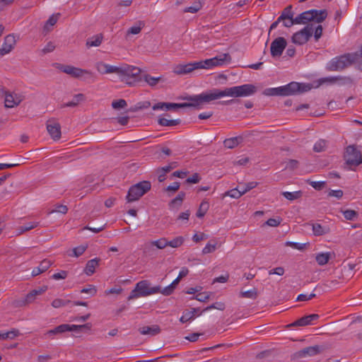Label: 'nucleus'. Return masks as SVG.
<instances>
[{"label":"nucleus","mask_w":362,"mask_h":362,"mask_svg":"<svg viewBox=\"0 0 362 362\" xmlns=\"http://www.w3.org/2000/svg\"><path fill=\"white\" fill-rule=\"evenodd\" d=\"M149 283L148 281L143 280L139 282H138L136 284V286L137 287V290L140 293V296H147L151 294L160 293V286H157L154 287H150Z\"/></svg>","instance_id":"14"},{"label":"nucleus","mask_w":362,"mask_h":362,"mask_svg":"<svg viewBox=\"0 0 362 362\" xmlns=\"http://www.w3.org/2000/svg\"><path fill=\"white\" fill-rule=\"evenodd\" d=\"M127 106V101L124 99L115 100L112 103V107L114 109L124 108Z\"/></svg>","instance_id":"50"},{"label":"nucleus","mask_w":362,"mask_h":362,"mask_svg":"<svg viewBox=\"0 0 362 362\" xmlns=\"http://www.w3.org/2000/svg\"><path fill=\"white\" fill-rule=\"evenodd\" d=\"M209 208V203L206 200H203L197 211L196 216L198 218H203Z\"/></svg>","instance_id":"32"},{"label":"nucleus","mask_w":362,"mask_h":362,"mask_svg":"<svg viewBox=\"0 0 362 362\" xmlns=\"http://www.w3.org/2000/svg\"><path fill=\"white\" fill-rule=\"evenodd\" d=\"M4 106L6 108H11L18 105L23 100V96L16 93L4 92Z\"/></svg>","instance_id":"17"},{"label":"nucleus","mask_w":362,"mask_h":362,"mask_svg":"<svg viewBox=\"0 0 362 362\" xmlns=\"http://www.w3.org/2000/svg\"><path fill=\"white\" fill-rule=\"evenodd\" d=\"M95 68L98 72H100L102 74H106V70L107 68V64L103 62H99L95 64Z\"/></svg>","instance_id":"61"},{"label":"nucleus","mask_w":362,"mask_h":362,"mask_svg":"<svg viewBox=\"0 0 362 362\" xmlns=\"http://www.w3.org/2000/svg\"><path fill=\"white\" fill-rule=\"evenodd\" d=\"M216 249V242L215 240H211L203 248L202 253L203 254H208L213 252Z\"/></svg>","instance_id":"44"},{"label":"nucleus","mask_w":362,"mask_h":362,"mask_svg":"<svg viewBox=\"0 0 362 362\" xmlns=\"http://www.w3.org/2000/svg\"><path fill=\"white\" fill-rule=\"evenodd\" d=\"M329 346L326 344L308 346L300 350L297 354L299 357H305L307 356H313L324 352L329 349Z\"/></svg>","instance_id":"13"},{"label":"nucleus","mask_w":362,"mask_h":362,"mask_svg":"<svg viewBox=\"0 0 362 362\" xmlns=\"http://www.w3.org/2000/svg\"><path fill=\"white\" fill-rule=\"evenodd\" d=\"M281 194L288 200L293 201L298 199H300L303 196V192L300 190L289 192H283Z\"/></svg>","instance_id":"33"},{"label":"nucleus","mask_w":362,"mask_h":362,"mask_svg":"<svg viewBox=\"0 0 362 362\" xmlns=\"http://www.w3.org/2000/svg\"><path fill=\"white\" fill-rule=\"evenodd\" d=\"M231 60V57L228 53H224L215 57L207 59L203 61L195 62L196 69H209L214 66H221L224 64L226 62H229Z\"/></svg>","instance_id":"9"},{"label":"nucleus","mask_w":362,"mask_h":362,"mask_svg":"<svg viewBox=\"0 0 362 362\" xmlns=\"http://www.w3.org/2000/svg\"><path fill=\"white\" fill-rule=\"evenodd\" d=\"M344 218L349 221H354L358 216V214L356 211L352 209H346L345 211H342Z\"/></svg>","instance_id":"38"},{"label":"nucleus","mask_w":362,"mask_h":362,"mask_svg":"<svg viewBox=\"0 0 362 362\" xmlns=\"http://www.w3.org/2000/svg\"><path fill=\"white\" fill-rule=\"evenodd\" d=\"M327 16L326 9L317 10L311 9L304 11L295 18L296 24H307L309 22L320 23L323 22Z\"/></svg>","instance_id":"4"},{"label":"nucleus","mask_w":362,"mask_h":362,"mask_svg":"<svg viewBox=\"0 0 362 362\" xmlns=\"http://www.w3.org/2000/svg\"><path fill=\"white\" fill-rule=\"evenodd\" d=\"M144 26H145L144 22L141 21H139L136 22V23L134 25L131 27L127 30V35H129V34L137 35L141 32V29Z\"/></svg>","instance_id":"35"},{"label":"nucleus","mask_w":362,"mask_h":362,"mask_svg":"<svg viewBox=\"0 0 362 362\" xmlns=\"http://www.w3.org/2000/svg\"><path fill=\"white\" fill-rule=\"evenodd\" d=\"M320 316L317 314H311L303 316L300 319L296 320L293 323L288 325V327H304L314 324L313 322L319 319Z\"/></svg>","instance_id":"16"},{"label":"nucleus","mask_w":362,"mask_h":362,"mask_svg":"<svg viewBox=\"0 0 362 362\" xmlns=\"http://www.w3.org/2000/svg\"><path fill=\"white\" fill-rule=\"evenodd\" d=\"M47 129L50 136L54 140L61 138V125L54 119H49L47 122Z\"/></svg>","instance_id":"15"},{"label":"nucleus","mask_w":362,"mask_h":362,"mask_svg":"<svg viewBox=\"0 0 362 362\" xmlns=\"http://www.w3.org/2000/svg\"><path fill=\"white\" fill-rule=\"evenodd\" d=\"M308 184L311 185L316 190H321L325 187L326 182L324 181H310Z\"/></svg>","instance_id":"55"},{"label":"nucleus","mask_w":362,"mask_h":362,"mask_svg":"<svg viewBox=\"0 0 362 362\" xmlns=\"http://www.w3.org/2000/svg\"><path fill=\"white\" fill-rule=\"evenodd\" d=\"M313 87L311 83L292 81L286 86L266 88L263 91V94L267 96H288L308 92Z\"/></svg>","instance_id":"2"},{"label":"nucleus","mask_w":362,"mask_h":362,"mask_svg":"<svg viewBox=\"0 0 362 362\" xmlns=\"http://www.w3.org/2000/svg\"><path fill=\"white\" fill-rule=\"evenodd\" d=\"M204 95H207L206 92H203L201 94L190 95L186 97L185 99L190 101L189 103H167L166 110H175L178 108L183 107H193L197 110L202 108V105L204 103H206V101L202 100V98Z\"/></svg>","instance_id":"6"},{"label":"nucleus","mask_w":362,"mask_h":362,"mask_svg":"<svg viewBox=\"0 0 362 362\" xmlns=\"http://www.w3.org/2000/svg\"><path fill=\"white\" fill-rule=\"evenodd\" d=\"M151 244L158 249H164L168 246L167 239L165 238H161L156 240L151 241Z\"/></svg>","instance_id":"45"},{"label":"nucleus","mask_w":362,"mask_h":362,"mask_svg":"<svg viewBox=\"0 0 362 362\" xmlns=\"http://www.w3.org/2000/svg\"><path fill=\"white\" fill-rule=\"evenodd\" d=\"M52 264V262L50 260L47 259H43L37 267H35L33 269L32 276H36L45 272L50 267Z\"/></svg>","instance_id":"22"},{"label":"nucleus","mask_w":362,"mask_h":362,"mask_svg":"<svg viewBox=\"0 0 362 362\" xmlns=\"http://www.w3.org/2000/svg\"><path fill=\"white\" fill-rule=\"evenodd\" d=\"M86 100V97L82 93H78L74 95L73 100L66 103H64L60 105V108H64L67 107H76L81 102H83Z\"/></svg>","instance_id":"24"},{"label":"nucleus","mask_w":362,"mask_h":362,"mask_svg":"<svg viewBox=\"0 0 362 362\" xmlns=\"http://www.w3.org/2000/svg\"><path fill=\"white\" fill-rule=\"evenodd\" d=\"M313 34V26L312 23L308 24L300 30L295 33L292 36V42L298 45L305 44Z\"/></svg>","instance_id":"10"},{"label":"nucleus","mask_w":362,"mask_h":362,"mask_svg":"<svg viewBox=\"0 0 362 362\" xmlns=\"http://www.w3.org/2000/svg\"><path fill=\"white\" fill-rule=\"evenodd\" d=\"M331 257L330 252L318 253L315 257V260L320 266H323L328 263Z\"/></svg>","instance_id":"29"},{"label":"nucleus","mask_w":362,"mask_h":362,"mask_svg":"<svg viewBox=\"0 0 362 362\" xmlns=\"http://www.w3.org/2000/svg\"><path fill=\"white\" fill-rule=\"evenodd\" d=\"M178 166L177 162H171L169 165L162 167L161 168H159L158 171H164V173H169L173 169L177 168Z\"/></svg>","instance_id":"60"},{"label":"nucleus","mask_w":362,"mask_h":362,"mask_svg":"<svg viewBox=\"0 0 362 362\" xmlns=\"http://www.w3.org/2000/svg\"><path fill=\"white\" fill-rule=\"evenodd\" d=\"M105 225L106 224H97L94 226H86L83 229H86V230H89L95 233H98L102 230H103L105 228Z\"/></svg>","instance_id":"57"},{"label":"nucleus","mask_w":362,"mask_h":362,"mask_svg":"<svg viewBox=\"0 0 362 362\" xmlns=\"http://www.w3.org/2000/svg\"><path fill=\"white\" fill-rule=\"evenodd\" d=\"M355 54H344L332 59L327 64L326 69L330 71H342L354 63L356 60Z\"/></svg>","instance_id":"5"},{"label":"nucleus","mask_w":362,"mask_h":362,"mask_svg":"<svg viewBox=\"0 0 362 362\" xmlns=\"http://www.w3.org/2000/svg\"><path fill=\"white\" fill-rule=\"evenodd\" d=\"M142 78L151 87L156 86L159 82L164 81L162 76L153 77L150 74H145L142 76Z\"/></svg>","instance_id":"25"},{"label":"nucleus","mask_w":362,"mask_h":362,"mask_svg":"<svg viewBox=\"0 0 362 362\" xmlns=\"http://www.w3.org/2000/svg\"><path fill=\"white\" fill-rule=\"evenodd\" d=\"M180 281V279L177 277L169 286L165 287L163 289L160 288V293L166 296L171 295L174 292L177 285Z\"/></svg>","instance_id":"26"},{"label":"nucleus","mask_w":362,"mask_h":362,"mask_svg":"<svg viewBox=\"0 0 362 362\" xmlns=\"http://www.w3.org/2000/svg\"><path fill=\"white\" fill-rule=\"evenodd\" d=\"M141 71V69L138 67L127 65L122 66L121 74L127 77V83L132 86L135 82L141 80V77L140 76Z\"/></svg>","instance_id":"11"},{"label":"nucleus","mask_w":362,"mask_h":362,"mask_svg":"<svg viewBox=\"0 0 362 362\" xmlns=\"http://www.w3.org/2000/svg\"><path fill=\"white\" fill-rule=\"evenodd\" d=\"M71 303L72 302L69 300H63V299H60V298H56L52 301V305L55 308H58L68 305L69 303Z\"/></svg>","instance_id":"46"},{"label":"nucleus","mask_w":362,"mask_h":362,"mask_svg":"<svg viewBox=\"0 0 362 362\" xmlns=\"http://www.w3.org/2000/svg\"><path fill=\"white\" fill-rule=\"evenodd\" d=\"M326 147L327 141L325 140L320 139L315 144L313 151L315 152H322L325 150Z\"/></svg>","instance_id":"47"},{"label":"nucleus","mask_w":362,"mask_h":362,"mask_svg":"<svg viewBox=\"0 0 362 362\" xmlns=\"http://www.w3.org/2000/svg\"><path fill=\"white\" fill-rule=\"evenodd\" d=\"M185 241V239L182 236H177L173 238L172 240H168L167 243L168 246H170L173 248H177L180 247Z\"/></svg>","instance_id":"37"},{"label":"nucleus","mask_w":362,"mask_h":362,"mask_svg":"<svg viewBox=\"0 0 362 362\" xmlns=\"http://www.w3.org/2000/svg\"><path fill=\"white\" fill-rule=\"evenodd\" d=\"M285 245L286 246H290L293 247V249H296L298 250H303L305 248L306 243H299L296 242H292V241H287Z\"/></svg>","instance_id":"53"},{"label":"nucleus","mask_w":362,"mask_h":362,"mask_svg":"<svg viewBox=\"0 0 362 362\" xmlns=\"http://www.w3.org/2000/svg\"><path fill=\"white\" fill-rule=\"evenodd\" d=\"M185 197V193L184 192H180L177 196L172 199L169 203V207L170 209H173L174 207L179 208L184 200Z\"/></svg>","instance_id":"27"},{"label":"nucleus","mask_w":362,"mask_h":362,"mask_svg":"<svg viewBox=\"0 0 362 362\" xmlns=\"http://www.w3.org/2000/svg\"><path fill=\"white\" fill-rule=\"evenodd\" d=\"M92 324L90 322L83 325H71L72 331L86 332L90 330Z\"/></svg>","instance_id":"42"},{"label":"nucleus","mask_w":362,"mask_h":362,"mask_svg":"<svg viewBox=\"0 0 362 362\" xmlns=\"http://www.w3.org/2000/svg\"><path fill=\"white\" fill-rule=\"evenodd\" d=\"M194 70H196L194 62L188 63L186 64H177L173 69V73L177 75H185L191 73Z\"/></svg>","instance_id":"19"},{"label":"nucleus","mask_w":362,"mask_h":362,"mask_svg":"<svg viewBox=\"0 0 362 362\" xmlns=\"http://www.w3.org/2000/svg\"><path fill=\"white\" fill-rule=\"evenodd\" d=\"M239 144V138L238 137H232L230 139H226L223 141L224 146L228 148H233L237 146Z\"/></svg>","instance_id":"39"},{"label":"nucleus","mask_w":362,"mask_h":362,"mask_svg":"<svg viewBox=\"0 0 362 362\" xmlns=\"http://www.w3.org/2000/svg\"><path fill=\"white\" fill-rule=\"evenodd\" d=\"M47 290V286H44L37 289H33L30 291L25 297V301L28 304L33 303L36 296L42 294Z\"/></svg>","instance_id":"21"},{"label":"nucleus","mask_w":362,"mask_h":362,"mask_svg":"<svg viewBox=\"0 0 362 362\" xmlns=\"http://www.w3.org/2000/svg\"><path fill=\"white\" fill-rule=\"evenodd\" d=\"M139 332L143 335L156 336L160 333L161 329L158 325L152 326H144L139 329Z\"/></svg>","instance_id":"20"},{"label":"nucleus","mask_w":362,"mask_h":362,"mask_svg":"<svg viewBox=\"0 0 362 362\" xmlns=\"http://www.w3.org/2000/svg\"><path fill=\"white\" fill-rule=\"evenodd\" d=\"M151 188V182L144 180L132 185L128 190L126 199L127 202H133L139 200L143 195L147 193Z\"/></svg>","instance_id":"7"},{"label":"nucleus","mask_w":362,"mask_h":362,"mask_svg":"<svg viewBox=\"0 0 362 362\" xmlns=\"http://www.w3.org/2000/svg\"><path fill=\"white\" fill-rule=\"evenodd\" d=\"M202 8V4L200 1H194L190 6L186 7L184 9L185 13H195Z\"/></svg>","instance_id":"40"},{"label":"nucleus","mask_w":362,"mask_h":362,"mask_svg":"<svg viewBox=\"0 0 362 362\" xmlns=\"http://www.w3.org/2000/svg\"><path fill=\"white\" fill-rule=\"evenodd\" d=\"M81 293H88L90 296H94L97 293V290L95 286L88 285V288H83V289H81Z\"/></svg>","instance_id":"58"},{"label":"nucleus","mask_w":362,"mask_h":362,"mask_svg":"<svg viewBox=\"0 0 362 362\" xmlns=\"http://www.w3.org/2000/svg\"><path fill=\"white\" fill-rule=\"evenodd\" d=\"M59 16H60V13L52 15L49 18V19L47 21L46 24L45 25L44 29L47 30H49L48 26L54 25L57 23Z\"/></svg>","instance_id":"43"},{"label":"nucleus","mask_w":362,"mask_h":362,"mask_svg":"<svg viewBox=\"0 0 362 362\" xmlns=\"http://www.w3.org/2000/svg\"><path fill=\"white\" fill-rule=\"evenodd\" d=\"M38 222H30L28 223L25 224L24 226H19L17 229L18 233L17 235H21L24 232L28 231L31 229L36 228L38 226Z\"/></svg>","instance_id":"36"},{"label":"nucleus","mask_w":362,"mask_h":362,"mask_svg":"<svg viewBox=\"0 0 362 362\" xmlns=\"http://www.w3.org/2000/svg\"><path fill=\"white\" fill-rule=\"evenodd\" d=\"M21 334L20 332L17 329H12L11 330L4 332L5 339H13Z\"/></svg>","instance_id":"52"},{"label":"nucleus","mask_w":362,"mask_h":362,"mask_svg":"<svg viewBox=\"0 0 362 362\" xmlns=\"http://www.w3.org/2000/svg\"><path fill=\"white\" fill-rule=\"evenodd\" d=\"M287 42L283 37H278L271 43L270 51L273 57H280L285 48L286 47Z\"/></svg>","instance_id":"12"},{"label":"nucleus","mask_w":362,"mask_h":362,"mask_svg":"<svg viewBox=\"0 0 362 362\" xmlns=\"http://www.w3.org/2000/svg\"><path fill=\"white\" fill-rule=\"evenodd\" d=\"M226 308L225 303L223 302H216L211 305L206 307L203 311L209 310L211 309H217L219 310H223Z\"/></svg>","instance_id":"54"},{"label":"nucleus","mask_w":362,"mask_h":362,"mask_svg":"<svg viewBox=\"0 0 362 362\" xmlns=\"http://www.w3.org/2000/svg\"><path fill=\"white\" fill-rule=\"evenodd\" d=\"M16 38L13 34H9L4 37V42L0 48V57L9 53L16 45Z\"/></svg>","instance_id":"18"},{"label":"nucleus","mask_w":362,"mask_h":362,"mask_svg":"<svg viewBox=\"0 0 362 362\" xmlns=\"http://www.w3.org/2000/svg\"><path fill=\"white\" fill-rule=\"evenodd\" d=\"M344 159L348 169L354 170L353 167L362 164V153L354 145H349L346 148Z\"/></svg>","instance_id":"8"},{"label":"nucleus","mask_w":362,"mask_h":362,"mask_svg":"<svg viewBox=\"0 0 362 362\" xmlns=\"http://www.w3.org/2000/svg\"><path fill=\"white\" fill-rule=\"evenodd\" d=\"M243 194L242 193V190L239 189L238 188L233 189L231 190L227 191L225 193V196H229L232 198L238 199L240 198Z\"/></svg>","instance_id":"48"},{"label":"nucleus","mask_w":362,"mask_h":362,"mask_svg":"<svg viewBox=\"0 0 362 362\" xmlns=\"http://www.w3.org/2000/svg\"><path fill=\"white\" fill-rule=\"evenodd\" d=\"M193 318V312L186 311L184 313L183 315L180 318V321L182 323H185L189 320H192Z\"/></svg>","instance_id":"62"},{"label":"nucleus","mask_w":362,"mask_h":362,"mask_svg":"<svg viewBox=\"0 0 362 362\" xmlns=\"http://www.w3.org/2000/svg\"><path fill=\"white\" fill-rule=\"evenodd\" d=\"M339 79H340L339 77H326V78H320L317 81V84H316V86H315V88H318L320 86H321L322 84H323L325 82L334 83L337 81H338Z\"/></svg>","instance_id":"49"},{"label":"nucleus","mask_w":362,"mask_h":362,"mask_svg":"<svg viewBox=\"0 0 362 362\" xmlns=\"http://www.w3.org/2000/svg\"><path fill=\"white\" fill-rule=\"evenodd\" d=\"M281 220L279 217L277 218H271L266 221V224L269 226L276 227L280 225Z\"/></svg>","instance_id":"63"},{"label":"nucleus","mask_w":362,"mask_h":362,"mask_svg":"<svg viewBox=\"0 0 362 362\" xmlns=\"http://www.w3.org/2000/svg\"><path fill=\"white\" fill-rule=\"evenodd\" d=\"M313 231L315 235L320 236L326 234L328 232V228L323 227L320 223H313Z\"/></svg>","instance_id":"34"},{"label":"nucleus","mask_w":362,"mask_h":362,"mask_svg":"<svg viewBox=\"0 0 362 362\" xmlns=\"http://www.w3.org/2000/svg\"><path fill=\"white\" fill-rule=\"evenodd\" d=\"M87 249V246L80 245L73 249V253L75 257H79Z\"/></svg>","instance_id":"64"},{"label":"nucleus","mask_w":362,"mask_h":362,"mask_svg":"<svg viewBox=\"0 0 362 362\" xmlns=\"http://www.w3.org/2000/svg\"><path fill=\"white\" fill-rule=\"evenodd\" d=\"M56 67L62 72L69 74L74 78H83L85 81L88 83H92L95 81V76L89 70L77 68L71 65L61 64H56Z\"/></svg>","instance_id":"3"},{"label":"nucleus","mask_w":362,"mask_h":362,"mask_svg":"<svg viewBox=\"0 0 362 362\" xmlns=\"http://www.w3.org/2000/svg\"><path fill=\"white\" fill-rule=\"evenodd\" d=\"M240 296L241 298L256 299L257 297V291L256 288H253L252 290L250 291H241L240 293Z\"/></svg>","instance_id":"41"},{"label":"nucleus","mask_w":362,"mask_h":362,"mask_svg":"<svg viewBox=\"0 0 362 362\" xmlns=\"http://www.w3.org/2000/svg\"><path fill=\"white\" fill-rule=\"evenodd\" d=\"M210 298V294L206 292L199 293L193 299H196L200 302H206Z\"/></svg>","instance_id":"59"},{"label":"nucleus","mask_w":362,"mask_h":362,"mask_svg":"<svg viewBox=\"0 0 362 362\" xmlns=\"http://www.w3.org/2000/svg\"><path fill=\"white\" fill-rule=\"evenodd\" d=\"M56 331L57 334L64 333L66 332H72L71 325L69 324H62L57 327H56Z\"/></svg>","instance_id":"56"},{"label":"nucleus","mask_w":362,"mask_h":362,"mask_svg":"<svg viewBox=\"0 0 362 362\" xmlns=\"http://www.w3.org/2000/svg\"><path fill=\"white\" fill-rule=\"evenodd\" d=\"M155 252H156V249H155V247L151 244V242L144 245V253L146 255L151 256V255H154Z\"/></svg>","instance_id":"51"},{"label":"nucleus","mask_w":362,"mask_h":362,"mask_svg":"<svg viewBox=\"0 0 362 362\" xmlns=\"http://www.w3.org/2000/svg\"><path fill=\"white\" fill-rule=\"evenodd\" d=\"M102 40H103V36L101 34L94 35L92 37H90L87 40L86 46L88 47H98L101 44Z\"/></svg>","instance_id":"31"},{"label":"nucleus","mask_w":362,"mask_h":362,"mask_svg":"<svg viewBox=\"0 0 362 362\" xmlns=\"http://www.w3.org/2000/svg\"><path fill=\"white\" fill-rule=\"evenodd\" d=\"M158 122L162 127H170L180 124L181 123V120L180 119H168L164 117H160L158 119Z\"/></svg>","instance_id":"30"},{"label":"nucleus","mask_w":362,"mask_h":362,"mask_svg":"<svg viewBox=\"0 0 362 362\" xmlns=\"http://www.w3.org/2000/svg\"><path fill=\"white\" fill-rule=\"evenodd\" d=\"M100 261V258H94L90 260H88L86 263V267L84 269V272L88 276H91L94 274L95 268L98 266L99 262Z\"/></svg>","instance_id":"23"},{"label":"nucleus","mask_w":362,"mask_h":362,"mask_svg":"<svg viewBox=\"0 0 362 362\" xmlns=\"http://www.w3.org/2000/svg\"><path fill=\"white\" fill-rule=\"evenodd\" d=\"M292 6L289 5L286 6L281 12L280 16L279 17V21L283 20H292L294 16V13L292 9Z\"/></svg>","instance_id":"28"},{"label":"nucleus","mask_w":362,"mask_h":362,"mask_svg":"<svg viewBox=\"0 0 362 362\" xmlns=\"http://www.w3.org/2000/svg\"><path fill=\"white\" fill-rule=\"evenodd\" d=\"M257 91V87L250 83L226 88L223 90L214 88L209 91H206L207 95H204L202 98V100L206 101V103H209L212 100L224 96H229L232 98L247 97L254 95Z\"/></svg>","instance_id":"1"}]
</instances>
